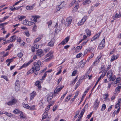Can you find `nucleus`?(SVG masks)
Returning <instances> with one entry per match:
<instances>
[{
  "instance_id": "nucleus-1",
  "label": "nucleus",
  "mask_w": 121,
  "mask_h": 121,
  "mask_svg": "<svg viewBox=\"0 0 121 121\" xmlns=\"http://www.w3.org/2000/svg\"><path fill=\"white\" fill-rule=\"evenodd\" d=\"M41 63L39 60H38L37 62H35L34 63V67H35V69L36 71H39L40 69L39 65H41Z\"/></svg>"
},
{
  "instance_id": "nucleus-16",
  "label": "nucleus",
  "mask_w": 121,
  "mask_h": 121,
  "mask_svg": "<svg viewBox=\"0 0 121 121\" xmlns=\"http://www.w3.org/2000/svg\"><path fill=\"white\" fill-rule=\"evenodd\" d=\"M35 69L34 67H33L32 68L27 72V74H29L30 73H32L34 72Z\"/></svg>"
},
{
  "instance_id": "nucleus-53",
  "label": "nucleus",
  "mask_w": 121,
  "mask_h": 121,
  "mask_svg": "<svg viewBox=\"0 0 121 121\" xmlns=\"http://www.w3.org/2000/svg\"><path fill=\"white\" fill-rule=\"evenodd\" d=\"M25 33L26 35L28 37H29L30 35V34L28 31H25Z\"/></svg>"
},
{
  "instance_id": "nucleus-35",
  "label": "nucleus",
  "mask_w": 121,
  "mask_h": 121,
  "mask_svg": "<svg viewBox=\"0 0 121 121\" xmlns=\"http://www.w3.org/2000/svg\"><path fill=\"white\" fill-rule=\"evenodd\" d=\"M12 41V42L16 40V38L14 36H12L11 38Z\"/></svg>"
},
{
  "instance_id": "nucleus-8",
  "label": "nucleus",
  "mask_w": 121,
  "mask_h": 121,
  "mask_svg": "<svg viewBox=\"0 0 121 121\" xmlns=\"http://www.w3.org/2000/svg\"><path fill=\"white\" fill-rule=\"evenodd\" d=\"M36 94L35 91H33L30 94V100L33 99L34 97L36 96Z\"/></svg>"
},
{
  "instance_id": "nucleus-41",
  "label": "nucleus",
  "mask_w": 121,
  "mask_h": 121,
  "mask_svg": "<svg viewBox=\"0 0 121 121\" xmlns=\"http://www.w3.org/2000/svg\"><path fill=\"white\" fill-rule=\"evenodd\" d=\"M78 4H77L76 5H75L73 9L75 10V11H76L78 8Z\"/></svg>"
},
{
  "instance_id": "nucleus-28",
  "label": "nucleus",
  "mask_w": 121,
  "mask_h": 121,
  "mask_svg": "<svg viewBox=\"0 0 121 121\" xmlns=\"http://www.w3.org/2000/svg\"><path fill=\"white\" fill-rule=\"evenodd\" d=\"M23 106L26 108L29 109V108L30 106L27 104H25L24 103L22 104Z\"/></svg>"
},
{
  "instance_id": "nucleus-57",
  "label": "nucleus",
  "mask_w": 121,
  "mask_h": 121,
  "mask_svg": "<svg viewBox=\"0 0 121 121\" xmlns=\"http://www.w3.org/2000/svg\"><path fill=\"white\" fill-rule=\"evenodd\" d=\"M57 108V107L56 106H54L53 107L52 110L53 111H55Z\"/></svg>"
},
{
  "instance_id": "nucleus-14",
  "label": "nucleus",
  "mask_w": 121,
  "mask_h": 121,
  "mask_svg": "<svg viewBox=\"0 0 121 121\" xmlns=\"http://www.w3.org/2000/svg\"><path fill=\"white\" fill-rule=\"evenodd\" d=\"M85 111L84 110V109H82L81 112V113H80V114L79 115L78 117V118L79 119L80 118L82 117L83 115L85 112Z\"/></svg>"
},
{
  "instance_id": "nucleus-39",
  "label": "nucleus",
  "mask_w": 121,
  "mask_h": 121,
  "mask_svg": "<svg viewBox=\"0 0 121 121\" xmlns=\"http://www.w3.org/2000/svg\"><path fill=\"white\" fill-rule=\"evenodd\" d=\"M33 23L34 24V25L33 27V29H32L34 31H36L35 30L37 28V26L35 25V23L33 22Z\"/></svg>"
},
{
  "instance_id": "nucleus-50",
  "label": "nucleus",
  "mask_w": 121,
  "mask_h": 121,
  "mask_svg": "<svg viewBox=\"0 0 121 121\" xmlns=\"http://www.w3.org/2000/svg\"><path fill=\"white\" fill-rule=\"evenodd\" d=\"M23 0H19L17 2H16L15 4L13 5V6H15L18 4L20 2L22 1Z\"/></svg>"
},
{
  "instance_id": "nucleus-56",
  "label": "nucleus",
  "mask_w": 121,
  "mask_h": 121,
  "mask_svg": "<svg viewBox=\"0 0 121 121\" xmlns=\"http://www.w3.org/2000/svg\"><path fill=\"white\" fill-rule=\"evenodd\" d=\"M9 17V16H6L4 17L2 21H3V22L6 19H8Z\"/></svg>"
},
{
  "instance_id": "nucleus-20",
  "label": "nucleus",
  "mask_w": 121,
  "mask_h": 121,
  "mask_svg": "<svg viewBox=\"0 0 121 121\" xmlns=\"http://www.w3.org/2000/svg\"><path fill=\"white\" fill-rule=\"evenodd\" d=\"M106 72L107 71L106 70H104L103 71L102 74L99 78H100V80L101 78H102L105 76Z\"/></svg>"
},
{
  "instance_id": "nucleus-38",
  "label": "nucleus",
  "mask_w": 121,
  "mask_h": 121,
  "mask_svg": "<svg viewBox=\"0 0 121 121\" xmlns=\"http://www.w3.org/2000/svg\"><path fill=\"white\" fill-rule=\"evenodd\" d=\"M13 59L12 58L10 59H8L6 60V62H9L11 63L13 61Z\"/></svg>"
},
{
  "instance_id": "nucleus-21",
  "label": "nucleus",
  "mask_w": 121,
  "mask_h": 121,
  "mask_svg": "<svg viewBox=\"0 0 121 121\" xmlns=\"http://www.w3.org/2000/svg\"><path fill=\"white\" fill-rule=\"evenodd\" d=\"M71 96V95H69L65 99V102H67L70 99V97Z\"/></svg>"
},
{
  "instance_id": "nucleus-52",
  "label": "nucleus",
  "mask_w": 121,
  "mask_h": 121,
  "mask_svg": "<svg viewBox=\"0 0 121 121\" xmlns=\"http://www.w3.org/2000/svg\"><path fill=\"white\" fill-rule=\"evenodd\" d=\"M120 104L119 102L117 103L115 106V108H117L119 107V106Z\"/></svg>"
},
{
  "instance_id": "nucleus-30",
  "label": "nucleus",
  "mask_w": 121,
  "mask_h": 121,
  "mask_svg": "<svg viewBox=\"0 0 121 121\" xmlns=\"http://www.w3.org/2000/svg\"><path fill=\"white\" fill-rule=\"evenodd\" d=\"M100 80V78H98V79L97 81L96 82L95 84V85L94 86V87H93V88H92V89L91 90V91H92V90H93L94 89L95 87L96 86V85L98 83V82Z\"/></svg>"
},
{
  "instance_id": "nucleus-27",
  "label": "nucleus",
  "mask_w": 121,
  "mask_h": 121,
  "mask_svg": "<svg viewBox=\"0 0 121 121\" xmlns=\"http://www.w3.org/2000/svg\"><path fill=\"white\" fill-rule=\"evenodd\" d=\"M98 99H96L95 102L94 106H95V107H97L99 104V103L98 102Z\"/></svg>"
},
{
  "instance_id": "nucleus-59",
  "label": "nucleus",
  "mask_w": 121,
  "mask_h": 121,
  "mask_svg": "<svg viewBox=\"0 0 121 121\" xmlns=\"http://www.w3.org/2000/svg\"><path fill=\"white\" fill-rule=\"evenodd\" d=\"M40 40V39H39L38 37L37 38H36V39L34 41V43H35L38 42Z\"/></svg>"
},
{
  "instance_id": "nucleus-62",
  "label": "nucleus",
  "mask_w": 121,
  "mask_h": 121,
  "mask_svg": "<svg viewBox=\"0 0 121 121\" xmlns=\"http://www.w3.org/2000/svg\"><path fill=\"white\" fill-rule=\"evenodd\" d=\"M38 18V17L37 16H35L33 19V21L35 22H37V19Z\"/></svg>"
},
{
  "instance_id": "nucleus-45",
  "label": "nucleus",
  "mask_w": 121,
  "mask_h": 121,
  "mask_svg": "<svg viewBox=\"0 0 121 121\" xmlns=\"http://www.w3.org/2000/svg\"><path fill=\"white\" fill-rule=\"evenodd\" d=\"M10 9L12 11H13L16 10V8L14 6L11 7L10 8Z\"/></svg>"
},
{
  "instance_id": "nucleus-15",
  "label": "nucleus",
  "mask_w": 121,
  "mask_h": 121,
  "mask_svg": "<svg viewBox=\"0 0 121 121\" xmlns=\"http://www.w3.org/2000/svg\"><path fill=\"white\" fill-rule=\"evenodd\" d=\"M100 57L99 58L98 57H97L95 61H94L93 64V65H96V63L97 65L100 61Z\"/></svg>"
},
{
  "instance_id": "nucleus-63",
  "label": "nucleus",
  "mask_w": 121,
  "mask_h": 121,
  "mask_svg": "<svg viewBox=\"0 0 121 121\" xmlns=\"http://www.w3.org/2000/svg\"><path fill=\"white\" fill-rule=\"evenodd\" d=\"M62 79V78L61 77H60L58 79L57 81L58 84L61 81Z\"/></svg>"
},
{
  "instance_id": "nucleus-60",
  "label": "nucleus",
  "mask_w": 121,
  "mask_h": 121,
  "mask_svg": "<svg viewBox=\"0 0 121 121\" xmlns=\"http://www.w3.org/2000/svg\"><path fill=\"white\" fill-rule=\"evenodd\" d=\"M112 105H111L109 107V108H108V111H107L108 112L110 111L112 109Z\"/></svg>"
},
{
  "instance_id": "nucleus-23",
  "label": "nucleus",
  "mask_w": 121,
  "mask_h": 121,
  "mask_svg": "<svg viewBox=\"0 0 121 121\" xmlns=\"http://www.w3.org/2000/svg\"><path fill=\"white\" fill-rule=\"evenodd\" d=\"M117 56L113 55L111 59V62L113 61L114 60L117 59Z\"/></svg>"
},
{
  "instance_id": "nucleus-58",
  "label": "nucleus",
  "mask_w": 121,
  "mask_h": 121,
  "mask_svg": "<svg viewBox=\"0 0 121 121\" xmlns=\"http://www.w3.org/2000/svg\"><path fill=\"white\" fill-rule=\"evenodd\" d=\"M115 17H116V18H119L121 16V14H117V13L115 15Z\"/></svg>"
},
{
  "instance_id": "nucleus-25",
  "label": "nucleus",
  "mask_w": 121,
  "mask_h": 121,
  "mask_svg": "<svg viewBox=\"0 0 121 121\" xmlns=\"http://www.w3.org/2000/svg\"><path fill=\"white\" fill-rule=\"evenodd\" d=\"M4 113L6 115L10 117H12L13 116V115L12 114H11L10 113H9L8 112H4Z\"/></svg>"
},
{
  "instance_id": "nucleus-22",
  "label": "nucleus",
  "mask_w": 121,
  "mask_h": 121,
  "mask_svg": "<svg viewBox=\"0 0 121 121\" xmlns=\"http://www.w3.org/2000/svg\"><path fill=\"white\" fill-rule=\"evenodd\" d=\"M33 5L27 6L26 7V9L28 10H30L32 9L34 7Z\"/></svg>"
},
{
  "instance_id": "nucleus-54",
  "label": "nucleus",
  "mask_w": 121,
  "mask_h": 121,
  "mask_svg": "<svg viewBox=\"0 0 121 121\" xmlns=\"http://www.w3.org/2000/svg\"><path fill=\"white\" fill-rule=\"evenodd\" d=\"M77 77L76 78H75L74 79V80H73V81L72 82V83H71V84H74L76 82V79H77Z\"/></svg>"
},
{
  "instance_id": "nucleus-33",
  "label": "nucleus",
  "mask_w": 121,
  "mask_h": 121,
  "mask_svg": "<svg viewBox=\"0 0 121 121\" xmlns=\"http://www.w3.org/2000/svg\"><path fill=\"white\" fill-rule=\"evenodd\" d=\"M91 2V1L90 0H87L83 2V4H89Z\"/></svg>"
},
{
  "instance_id": "nucleus-11",
  "label": "nucleus",
  "mask_w": 121,
  "mask_h": 121,
  "mask_svg": "<svg viewBox=\"0 0 121 121\" xmlns=\"http://www.w3.org/2000/svg\"><path fill=\"white\" fill-rule=\"evenodd\" d=\"M55 41V39H52L48 43V45L50 47L53 46Z\"/></svg>"
},
{
  "instance_id": "nucleus-47",
  "label": "nucleus",
  "mask_w": 121,
  "mask_h": 121,
  "mask_svg": "<svg viewBox=\"0 0 121 121\" xmlns=\"http://www.w3.org/2000/svg\"><path fill=\"white\" fill-rule=\"evenodd\" d=\"M94 54L93 53L91 54V55L90 56H89V58L88 59V60H89L90 59L92 58L94 56Z\"/></svg>"
},
{
  "instance_id": "nucleus-3",
  "label": "nucleus",
  "mask_w": 121,
  "mask_h": 121,
  "mask_svg": "<svg viewBox=\"0 0 121 121\" xmlns=\"http://www.w3.org/2000/svg\"><path fill=\"white\" fill-rule=\"evenodd\" d=\"M72 20V16H70L67 19L66 22V25L68 26L70 24Z\"/></svg>"
},
{
  "instance_id": "nucleus-64",
  "label": "nucleus",
  "mask_w": 121,
  "mask_h": 121,
  "mask_svg": "<svg viewBox=\"0 0 121 121\" xmlns=\"http://www.w3.org/2000/svg\"><path fill=\"white\" fill-rule=\"evenodd\" d=\"M121 89V88L119 86H118L116 88V90L117 91H120Z\"/></svg>"
},
{
  "instance_id": "nucleus-44",
  "label": "nucleus",
  "mask_w": 121,
  "mask_h": 121,
  "mask_svg": "<svg viewBox=\"0 0 121 121\" xmlns=\"http://www.w3.org/2000/svg\"><path fill=\"white\" fill-rule=\"evenodd\" d=\"M29 23V22L28 21L26 20L24 21L23 22V24H24L25 25H28Z\"/></svg>"
},
{
  "instance_id": "nucleus-46",
  "label": "nucleus",
  "mask_w": 121,
  "mask_h": 121,
  "mask_svg": "<svg viewBox=\"0 0 121 121\" xmlns=\"http://www.w3.org/2000/svg\"><path fill=\"white\" fill-rule=\"evenodd\" d=\"M13 44H10L8 47V48L6 50H9L11 48L13 47Z\"/></svg>"
},
{
  "instance_id": "nucleus-24",
  "label": "nucleus",
  "mask_w": 121,
  "mask_h": 121,
  "mask_svg": "<svg viewBox=\"0 0 121 121\" xmlns=\"http://www.w3.org/2000/svg\"><path fill=\"white\" fill-rule=\"evenodd\" d=\"M62 68V66H60L58 67L59 71L56 73V75H58L61 73V69Z\"/></svg>"
},
{
  "instance_id": "nucleus-32",
  "label": "nucleus",
  "mask_w": 121,
  "mask_h": 121,
  "mask_svg": "<svg viewBox=\"0 0 121 121\" xmlns=\"http://www.w3.org/2000/svg\"><path fill=\"white\" fill-rule=\"evenodd\" d=\"M20 111L17 109H16L14 110L13 111V113L15 114H18L19 113Z\"/></svg>"
},
{
  "instance_id": "nucleus-7",
  "label": "nucleus",
  "mask_w": 121,
  "mask_h": 121,
  "mask_svg": "<svg viewBox=\"0 0 121 121\" xmlns=\"http://www.w3.org/2000/svg\"><path fill=\"white\" fill-rule=\"evenodd\" d=\"M69 39V37H66L65 39H64L59 45H60L61 44H62L63 45H64L68 42Z\"/></svg>"
},
{
  "instance_id": "nucleus-29",
  "label": "nucleus",
  "mask_w": 121,
  "mask_h": 121,
  "mask_svg": "<svg viewBox=\"0 0 121 121\" xmlns=\"http://www.w3.org/2000/svg\"><path fill=\"white\" fill-rule=\"evenodd\" d=\"M110 74V75H112L113 74V72L112 70H109L107 72V75L108 76V75Z\"/></svg>"
},
{
  "instance_id": "nucleus-6",
  "label": "nucleus",
  "mask_w": 121,
  "mask_h": 121,
  "mask_svg": "<svg viewBox=\"0 0 121 121\" xmlns=\"http://www.w3.org/2000/svg\"><path fill=\"white\" fill-rule=\"evenodd\" d=\"M64 86L60 87L58 86L55 89L54 93L55 94H56L58 93V92H59L62 89Z\"/></svg>"
},
{
  "instance_id": "nucleus-17",
  "label": "nucleus",
  "mask_w": 121,
  "mask_h": 121,
  "mask_svg": "<svg viewBox=\"0 0 121 121\" xmlns=\"http://www.w3.org/2000/svg\"><path fill=\"white\" fill-rule=\"evenodd\" d=\"M85 31L86 32L88 36H89L91 35V32L89 29H86L85 30Z\"/></svg>"
},
{
  "instance_id": "nucleus-26",
  "label": "nucleus",
  "mask_w": 121,
  "mask_h": 121,
  "mask_svg": "<svg viewBox=\"0 0 121 121\" xmlns=\"http://www.w3.org/2000/svg\"><path fill=\"white\" fill-rule=\"evenodd\" d=\"M106 108V105L105 104H103L102 106V108L101 111H103Z\"/></svg>"
},
{
  "instance_id": "nucleus-34",
  "label": "nucleus",
  "mask_w": 121,
  "mask_h": 121,
  "mask_svg": "<svg viewBox=\"0 0 121 121\" xmlns=\"http://www.w3.org/2000/svg\"><path fill=\"white\" fill-rule=\"evenodd\" d=\"M61 8L60 7V5H58L56 7V12L59 11Z\"/></svg>"
},
{
  "instance_id": "nucleus-5",
  "label": "nucleus",
  "mask_w": 121,
  "mask_h": 121,
  "mask_svg": "<svg viewBox=\"0 0 121 121\" xmlns=\"http://www.w3.org/2000/svg\"><path fill=\"white\" fill-rule=\"evenodd\" d=\"M105 39H103L101 41L100 43L99 44L98 47V48L99 49H102L105 46Z\"/></svg>"
},
{
  "instance_id": "nucleus-10",
  "label": "nucleus",
  "mask_w": 121,
  "mask_h": 121,
  "mask_svg": "<svg viewBox=\"0 0 121 121\" xmlns=\"http://www.w3.org/2000/svg\"><path fill=\"white\" fill-rule=\"evenodd\" d=\"M101 32H100L98 33V34H96L91 39V41H93L95 40H96L98 38Z\"/></svg>"
},
{
  "instance_id": "nucleus-40",
  "label": "nucleus",
  "mask_w": 121,
  "mask_h": 121,
  "mask_svg": "<svg viewBox=\"0 0 121 121\" xmlns=\"http://www.w3.org/2000/svg\"><path fill=\"white\" fill-rule=\"evenodd\" d=\"M22 53L21 52L18 53L17 55V56L19 58H21L22 57Z\"/></svg>"
},
{
  "instance_id": "nucleus-13",
  "label": "nucleus",
  "mask_w": 121,
  "mask_h": 121,
  "mask_svg": "<svg viewBox=\"0 0 121 121\" xmlns=\"http://www.w3.org/2000/svg\"><path fill=\"white\" fill-rule=\"evenodd\" d=\"M53 94L52 93H50L49 95L47 98V100L48 102H49L50 101L51 99L53 98Z\"/></svg>"
},
{
  "instance_id": "nucleus-18",
  "label": "nucleus",
  "mask_w": 121,
  "mask_h": 121,
  "mask_svg": "<svg viewBox=\"0 0 121 121\" xmlns=\"http://www.w3.org/2000/svg\"><path fill=\"white\" fill-rule=\"evenodd\" d=\"M112 75H109V80L110 81H114L115 79L116 78L115 76L112 77Z\"/></svg>"
},
{
  "instance_id": "nucleus-61",
  "label": "nucleus",
  "mask_w": 121,
  "mask_h": 121,
  "mask_svg": "<svg viewBox=\"0 0 121 121\" xmlns=\"http://www.w3.org/2000/svg\"><path fill=\"white\" fill-rule=\"evenodd\" d=\"M120 107L117 111H115V112H116L117 114L118 113L120 110Z\"/></svg>"
},
{
  "instance_id": "nucleus-51",
  "label": "nucleus",
  "mask_w": 121,
  "mask_h": 121,
  "mask_svg": "<svg viewBox=\"0 0 121 121\" xmlns=\"http://www.w3.org/2000/svg\"><path fill=\"white\" fill-rule=\"evenodd\" d=\"M92 113H93L92 112L90 113L89 115H87L86 118H88V119H89L90 118V117H91L92 114Z\"/></svg>"
},
{
  "instance_id": "nucleus-4",
  "label": "nucleus",
  "mask_w": 121,
  "mask_h": 121,
  "mask_svg": "<svg viewBox=\"0 0 121 121\" xmlns=\"http://www.w3.org/2000/svg\"><path fill=\"white\" fill-rule=\"evenodd\" d=\"M33 61V59L30 60L28 62L24 64L23 65L21 66L19 68V70H20L23 68H25L28 66L29 64Z\"/></svg>"
},
{
  "instance_id": "nucleus-55",
  "label": "nucleus",
  "mask_w": 121,
  "mask_h": 121,
  "mask_svg": "<svg viewBox=\"0 0 121 121\" xmlns=\"http://www.w3.org/2000/svg\"><path fill=\"white\" fill-rule=\"evenodd\" d=\"M47 75V73H46L45 72L43 74V76H42V78L43 79L44 78L46 77V75Z\"/></svg>"
},
{
  "instance_id": "nucleus-42",
  "label": "nucleus",
  "mask_w": 121,
  "mask_h": 121,
  "mask_svg": "<svg viewBox=\"0 0 121 121\" xmlns=\"http://www.w3.org/2000/svg\"><path fill=\"white\" fill-rule=\"evenodd\" d=\"M82 54V53H79L77 54L76 56V58H79L80 57Z\"/></svg>"
},
{
  "instance_id": "nucleus-43",
  "label": "nucleus",
  "mask_w": 121,
  "mask_h": 121,
  "mask_svg": "<svg viewBox=\"0 0 121 121\" xmlns=\"http://www.w3.org/2000/svg\"><path fill=\"white\" fill-rule=\"evenodd\" d=\"M52 21L51 20H50L49 22H48L47 24L48 25V27H50L51 24H52Z\"/></svg>"
},
{
  "instance_id": "nucleus-48",
  "label": "nucleus",
  "mask_w": 121,
  "mask_h": 121,
  "mask_svg": "<svg viewBox=\"0 0 121 121\" xmlns=\"http://www.w3.org/2000/svg\"><path fill=\"white\" fill-rule=\"evenodd\" d=\"M25 17V16H21L19 18V19L20 21H21L23 19H24Z\"/></svg>"
},
{
  "instance_id": "nucleus-2",
  "label": "nucleus",
  "mask_w": 121,
  "mask_h": 121,
  "mask_svg": "<svg viewBox=\"0 0 121 121\" xmlns=\"http://www.w3.org/2000/svg\"><path fill=\"white\" fill-rule=\"evenodd\" d=\"M17 102L16 100L13 98H12L11 100L9 102L6 103L9 106L15 104Z\"/></svg>"
},
{
  "instance_id": "nucleus-12",
  "label": "nucleus",
  "mask_w": 121,
  "mask_h": 121,
  "mask_svg": "<svg viewBox=\"0 0 121 121\" xmlns=\"http://www.w3.org/2000/svg\"><path fill=\"white\" fill-rule=\"evenodd\" d=\"M86 20L84 18V17L82 18L81 20L79 21L78 23V25L79 26L82 25L86 21Z\"/></svg>"
},
{
  "instance_id": "nucleus-19",
  "label": "nucleus",
  "mask_w": 121,
  "mask_h": 121,
  "mask_svg": "<svg viewBox=\"0 0 121 121\" xmlns=\"http://www.w3.org/2000/svg\"><path fill=\"white\" fill-rule=\"evenodd\" d=\"M36 85L39 88H41V86L40 84V82L39 81H37L35 83Z\"/></svg>"
},
{
  "instance_id": "nucleus-49",
  "label": "nucleus",
  "mask_w": 121,
  "mask_h": 121,
  "mask_svg": "<svg viewBox=\"0 0 121 121\" xmlns=\"http://www.w3.org/2000/svg\"><path fill=\"white\" fill-rule=\"evenodd\" d=\"M1 78H3L4 79H5L6 81H8V80L6 76H4L1 77Z\"/></svg>"
},
{
  "instance_id": "nucleus-31",
  "label": "nucleus",
  "mask_w": 121,
  "mask_h": 121,
  "mask_svg": "<svg viewBox=\"0 0 121 121\" xmlns=\"http://www.w3.org/2000/svg\"><path fill=\"white\" fill-rule=\"evenodd\" d=\"M65 3L63 1L61 3V4L59 5L61 8H62L63 7L65 6Z\"/></svg>"
},
{
  "instance_id": "nucleus-9",
  "label": "nucleus",
  "mask_w": 121,
  "mask_h": 121,
  "mask_svg": "<svg viewBox=\"0 0 121 121\" xmlns=\"http://www.w3.org/2000/svg\"><path fill=\"white\" fill-rule=\"evenodd\" d=\"M42 53V50L40 49H39L37 51V52L36 53V56L41 57L43 56L42 55H41Z\"/></svg>"
},
{
  "instance_id": "nucleus-37",
  "label": "nucleus",
  "mask_w": 121,
  "mask_h": 121,
  "mask_svg": "<svg viewBox=\"0 0 121 121\" xmlns=\"http://www.w3.org/2000/svg\"><path fill=\"white\" fill-rule=\"evenodd\" d=\"M19 113L20 114V116L21 118H24L23 116V113L22 112L20 111Z\"/></svg>"
},
{
  "instance_id": "nucleus-36",
  "label": "nucleus",
  "mask_w": 121,
  "mask_h": 121,
  "mask_svg": "<svg viewBox=\"0 0 121 121\" xmlns=\"http://www.w3.org/2000/svg\"><path fill=\"white\" fill-rule=\"evenodd\" d=\"M77 71H78L77 70H74L72 73V76H74L77 73Z\"/></svg>"
}]
</instances>
